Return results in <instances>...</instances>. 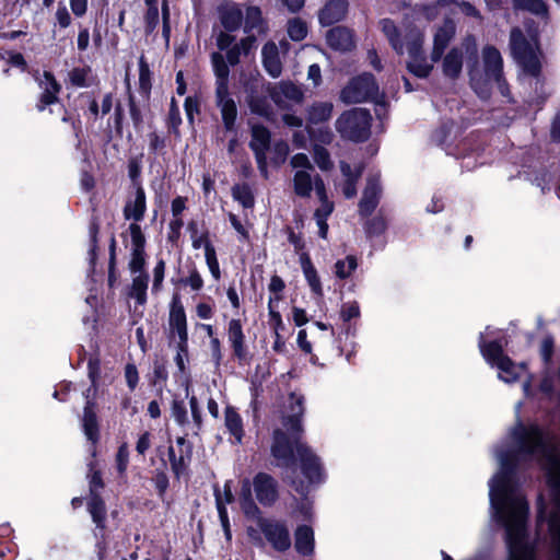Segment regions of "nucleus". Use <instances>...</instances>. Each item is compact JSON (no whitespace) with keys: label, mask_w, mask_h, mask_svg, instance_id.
<instances>
[{"label":"nucleus","mask_w":560,"mask_h":560,"mask_svg":"<svg viewBox=\"0 0 560 560\" xmlns=\"http://www.w3.org/2000/svg\"><path fill=\"white\" fill-rule=\"evenodd\" d=\"M228 337L234 353L237 358L242 359L245 355L244 341L245 336L240 319H231L228 328Z\"/></svg>","instance_id":"33"},{"label":"nucleus","mask_w":560,"mask_h":560,"mask_svg":"<svg viewBox=\"0 0 560 560\" xmlns=\"http://www.w3.org/2000/svg\"><path fill=\"white\" fill-rule=\"evenodd\" d=\"M254 488L258 501L262 504H271L277 498L276 482L267 474L260 472L254 478Z\"/></svg>","instance_id":"20"},{"label":"nucleus","mask_w":560,"mask_h":560,"mask_svg":"<svg viewBox=\"0 0 560 560\" xmlns=\"http://www.w3.org/2000/svg\"><path fill=\"white\" fill-rule=\"evenodd\" d=\"M377 94V85L371 74H362L353 79L342 91L340 98L347 104L361 103Z\"/></svg>","instance_id":"8"},{"label":"nucleus","mask_w":560,"mask_h":560,"mask_svg":"<svg viewBox=\"0 0 560 560\" xmlns=\"http://www.w3.org/2000/svg\"><path fill=\"white\" fill-rule=\"evenodd\" d=\"M288 34L293 40H302L307 34L306 24L299 19L290 21L288 25Z\"/></svg>","instance_id":"47"},{"label":"nucleus","mask_w":560,"mask_h":560,"mask_svg":"<svg viewBox=\"0 0 560 560\" xmlns=\"http://www.w3.org/2000/svg\"><path fill=\"white\" fill-rule=\"evenodd\" d=\"M88 70L77 68L70 72V80L74 85L83 86L88 78Z\"/></svg>","instance_id":"63"},{"label":"nucleus","mask_w":560,"mask_h":560,"mask_svg":"<svg viewBox=\"0 0 560 560\" xmlns=\"http://www.w3.org/2000/svg\"><path fill=\"white\" fill-rule=\"evenodd\" d=\"M341 173L345 177V183L342 185V192L346 198H352L357 194L355 182L361 176L362 168L357 166L354 170L345 162L340 164Z\"/></svg>","instance_id":"35"},{"label":"nucleus","mask_w":560,"mask_h":560,"mask_svg":"<svg viewBox=\"0 0 560 560\" xmlns=\"http://www.w3.org/2000/svg\"><path fill=\"white\" fill-rule=\"evenodd\" d=\"M139 83L144 91H148L151 86V71L143 57L139 60Z\"/></svg>","instance_id":"51"},{"label":"nucleus","mask_w":560,"mask_h":560,"mask_svg":"<svg viewBox=\"0 0 560 560\" xmlns=\"http://www.w3.org/2000/svg\"><path fill=\"white\" fill-rule=\"evenodd\" d=\"M294 517L301 518L304 521L311 520L313 512H312V504L311 502L305 499L303 500L296 508V510L293 513Z\"/></svg>","instance_id":"58"},{"label":"nucleus","mask_w":560,"mask_h":560,"mask_svg":"<svg viewBox=\"0 0 560 560\" xmlns=\"http://www.w3.org/2000/svg\"><path fill=\"white\" fill-rule=\"evenodd\" d=\"M268 93L272 101L282 108L289 107L291 104L300 103L302 101L301 90L289 82H280L273 86L268 88Z\"/></svg>","instance_id":"15"},{"label":"nucleus","mask_w":560,"mask_h":560,"mask_svg":"<svg viewBox=\"0 0 560 560\" xmlns=\"http://www.w3.org/2000/svg\"><path fill=\"white\" fill-rule=\"evenodd\" d=\"M129 462V451L127 444L119 446L116 454V467L120 475H124Z\"/></svg>","instance_id":"52"},{"label":"nucleus","mask_w":560,"mask_h":560,"mask_svg":"<svg viewBox=\"0 0 560 560\" xmlns=\"http://www.w3.org/2000/svg\"><path fill=\"white\" fill-rule=\"evenodd\" d=\"M241 499L245 514L248 516H255L258 513V509L252 500L250 482L248 479H244L242 482Z\"/></svg>","instance_id":"42"},{"label":"nucleus","mask_w":560,"mask_h":560,"mask_svg":"<svg viewBox=\"0 0 560 560\" xmlns=\"http://www.w3.org/2000/svg\"><path fill=\"white\" fill-rule=\"evenodd\" d=\"M247 104L252 110V113L257 114L262 117H269L271 114L270 106L266 98L259 97L252 93L247 98Z\"/></svg>","instance_id":"45"},{"label":"nucleus","mask_w":560,"mask_h":560,"mask_svg":"<svg viewBox=\"0 0 560 560\" xmlns=\"http://www.w3.org/2000/svg\"><path fill=\"white\" fill-rule=\"evenodd\" d=\"M205 258L212 277L215 280H219L221 277V271L214 247L207 248V253H205Z\"/></svg>","instance_id":"49"},{"label":"nucleus","mask_w":560,"mask_h":560,"mask_svg":"<svg viewBox=\"0 0 560 560\" xmlns=\"http://www.w3.org/2000/svg\"><path fill=\"white\" fill-rule=\"evenodd\" d=\"M270 133L267 128L260 125L252 127L250 148L255 152L258 168L265 178L268 177L266 151L269 148Z\"/></svg>","instance_id":"12"},{"label":"nucleus","mask_w":560,"mask_h":560,"mask_svg":"<svg viewBox=\"0 0 560 560\" xmlns=\"http://www.w3.org/2000/svg\"><path fill=\"white\" fill-rule=\"evenodd\" d=\"M512 436L520 452L533 455L542 462L550 486L560 495V455L549 439L545 438L536 425L522 424L515 427Z\"/></svg>","instance_id":"2"},{"label":"nucleus","mask_w":560,"mask_h":560,"mask_svg":"<svg viewBox=\"0 0 560 560\" xmlns=\"http://www.w3.org/2000/svg\"><path fill=\"white\" fill-rule=\"evenodd\" d=\"M39 86L43 90V93L38 104V109L43 110L46 105H50L57 101L60 85L50 72H44L43 78L39 80Z\"/></svg>","instance_id":"26"},{"label":"nucleus","mask_w":560,"mask_h":560,"mask_svg":"<svg viewBox=\"0 0 560 560\" xmlns=\"http://www.w3.org/2000/svg\"><path fill=\"white\" fill-rule=\"evenodd\" d=\"M242 19V11L235 5H229L221 12V22L229 31L236 30L241 25Z\"/></svg>","instance_id":"40"},{"label":"nucleus","mask_w":560,"mask_h":560,"mask_svg":"<svg viewBox=\"0 0 560 560\" xmlns=\"http://www.w3.org/2000/svg\"><path fill=\"white\" fill-rule=\"evenodd\" d=\"M191 244L195 249H199L201 247L205 248V253H207L208 247H213V245L210 243L208 234L207 233H198L197 231H194L191 234Z\"/></svg>","instance_id":"57"},{"label":"nucleus","mask_w":560,"mask_h":560,"mask_svg":"<svg viewBox=\"0 0 560 560\" xmlns=\"http://www.w3.org/2000/svg\"><path fill=\"white\" fill-rule=\"evenodd\" d=\"M147 210L145 192L143 188L136 183L135 194L131 196L124 208V215L127 220H133L136 224L141 221Z\"/></svg>","instance_id":"16"},{"label":"nucleus","mask_w":560,"mask_h":560,"mask_svg":"<svg viewBox=\"0 0 560 560\" xmlns=\"http://www.w3.org/2000/svg\"><path fill=\"white\" fill-rule=\"evenodd\" d=\"M492 331L487 328L480 336L479 347L486 361L498 369V376L505 383H512L518 380L526 372L525 365L514 363L509 357L503 354L502 342L499 340L487 341Z\"/></svg>","instance_id":"4"},{"label":"nucleus","mask_w":560,"mask_h":560,"mask_svg":"<svg viewBox=\"0 0 560 560\" xmlns=\"http://www.w3.org/2000/svg\"><path fill=\"white\" fill-rule=\"evenodd\" d=\"M211 62L214 74L217 77L215 89H221L222 92L224 91V88H229V67L224 60V57L219 52L212 54Z\"/></svg>","instance_id":"36"},{"label":"nucleus","mask_w":560,"mask_h":560,"mask_svg":"<svg viewBox=\"0 0 560 560\" xmlns=\"http://www.w3.org/2000/svg\"><path fill=\"white\" fill-rule=\"evenodd\" d=\"M294 547L300 555L311 556L314 552V532L307 525L298 526L294 534Z\"/></svg>","instance_id":"28"},{"label":"nucleus","mask_w":560,"mask_h":560,"mask_svg":"<svg viewBox=\"0 0 560 560\" xmlns=\"http://www.w3.org/2000/svg\"><path fill=\"white\" fill-rule=\"evenodd\" d=\"M258 524L266 539L275 549L284 551L291 546L290 534L283 523L273 520L259 518Z\"/></svg>","instance_id":"9"},{"label":"nucleus","mask_w":560,"mask_h":560,"mask_svg":"<svg viewBox=\"0 0 560 560\" xmlns=\"http://www.w3.org/2000/svg\"><path fill=\"white\" fill-rule=\"evenodd\" d=\"M314 160L319 168L328 170L330 167V160L328 152L324 148L316 147L314 150Z\"/></svg>","instance_id":"59"},{"label":"nucleus","mask_w":560,"mask_h":560,"mask_svg":"<svg viewBox=\"0 0 560 560\" xmlns=\"http://www.w3.org/2000/svg\"><path fill=\"white\" fill-rule=\"evenodd\" d=\"M144 21H145L147 32L148 33L153 32L159 24L158 7L148 8L145 16H144Z\"/></svg>","instance_id":"56"},{"label":"nucleus","mask_w":560,"mask_h":560,"mask_svg":"<svg viewBox=\"0 0 560 560\" xmlns=\"http://www.w3.org/2000/svg\"><path fill=\"white\" fill-rule=\"evenodd\" d=\"M500 471L490 480L489 497L494 516L506 530L509 560H533L534 549L525 540V525L528 504L510 477V469L515 462L514 456L497 453Z\"/></svg>","instance_id":"1"},{"label":"nucleus","mask_w":560,"mask_h":560,"mask_svg":"<svg viewBox=\"0 0 560 560\" xmlns=\"http://www.w3.org/2000/svg\"><path fill=\"white\" fill-rule=\"evenodd\" d=\"M405 39L407 40V51L409 54V61L407 63L409 71L419 78L428 77L432 70V65L428 62L423 55V34L418 28H412L405 34Z\"/></svg>","instance_id":"7"},{"label":"nucleus","mask_w":560,"mask_h":560,"mask_svg":"<svg viewBox=\"0 0 560 560\" xmlns=\"http://www.w3.org/2000/svg\"><path fill=\"white\" fill-rule=\"evenodd\" d=\"M83 431L89 441L95 444L98 441L97 417L93 408V404L88 401L84 407L82 419Z\"/></svg>","instance_id":"34"},{"label":"nucleus","mask_w":560,"mask_h":560,"mask_svg":"<svg viewBox=\"0 0 560 560\" xmlns=\"http://www.w3.org/2000/svg\"><path fill=\"white\" fill-rule=\"evenodd\" d=\"M273 444L271 447L272 455L275 458L281 462V464H287L291 460L293 455V445L287 438V435L281 431L275 432Z\"/></svg>","instance_id":"31"},{"label":"nucleus","mask_w":560,"mask_h":560,"mask_svg":"<svg viewBox=\"0 0 560 560\" xmlns=\"http://www.w3.org/2000/svg\"><path fill=\"white\" fill-rule=\"evenodd\" d=\"M348 11L346 0H330L319 12V22L323 25H331L342 20Z\"/></svg>","instance_id":"23"},{"label":"nucleus","mask_w":560,"mask_h":560,"mask_svg":"<svg viewBox=\"0 0 560 560\" xmlns=\"http://www.w3.org/2000/svg\"><path fill=\"white\" fill-rule=\"evenodd\" d=\"M315 191H316V195L318 196L322 205L315 211L314 217H315L318 230H319V236L322 238H326L327 233H328L327 219L334 210V205L327 198L325 184L322 178L315 179Z\"/></svg>","instance_id":"14"},{"label":"nucleus","mask_w":560,"mask_h":560,"mask_svg":"<svg viewBox=\"0 0 560 560\" xmlns=\"http://www.w3.org/2000/svg\"><path fill=\"white\" fill-rule=\"evenodd\" d=\"M295 451L301 459L302 471L308 485L319 483L323 480V471L318 458L303 443L295 441Z\"/></svg>","instance_id":"11"},{"label":"nucleus","mask_w":560,"mask_h":560,"mask_svg":"<svg viewBox=\"0 0 560 560\" xmlns=\"http://www.w3.org/2000/svg\"><path fill=\"white\" fill-rule=\"evenodd\" d=\"M371 115L363 108L345 112L336 121L340 136L351 141H364L370 136Z\"/></svg>","instance_id":"6"},{"label":"nucleus","mask_w":560,"mask_h":560,"mask_svg":"<svg viewBox=\"0 0 560 560\" xmlns=\"http://www.w3.org/2000/svg\"><path fill=\"white\" fill-rule=\"evenodd\" d=\"M529 39H526L518 28L511 32V50L516 62L523 71L533 77L540 71V51L537 43V32L527 30Z\"/></svg>","instance_id":"5"},{"label":"nucleus","mask_w":560,"mask_h":560,"mask_svg":"<svg viewBox=\"0 0 560 560\" xmlns=\"http://www.w3.org/2000/svg\"><path fill=\"white\" fill-rule=\"evenodd\" d=\"M268 315H269V325L272 327L275 332H280L284 328L282 317L278 311H276L273 306V299L270 298L268 302Z\"/></svg>","instance_id":"50"},{"label":"nucleus","mask_w":560,"mask_h":560,"mask_svg":"<svg viewBox=\"0 0 560 560\" xmlns=\"http://www.w3.org/2000/svg\"><path fill=\"white\" fill-rule=\"evenodd\" d=\"M148 276L145 273L135 275L130 288V296L136 299L138 304L143 305L147 301Z\"/></svg>","instance_id":"38"},{"label":"nucleus","mask_w":560,"mask_h":560,"mask_svg":"<svg viewBox=\"0 0 560 560\" xmlns=\"http://www.w3.org/2000/svg\"><path fill=\"white\" fill-rule=\"evenodd\" d=\"M178 446V455L176 454V450L174 446H170L168 448V458L171 462V467L173 472L179 478L185 474L189 460H190V450L186 446V441L184 438L177 439Z\"/></svg>","instance_id":"18"},{"label":"nucleus","mask_w":560,"mask_h":560,"mask_svg":"<svg viewBox=\"0 0 560 560\" xmlns=\"http://www.w3.org/2000/svg\"><path fill=\"white\" fill-rule=\"evenodd\" d=\"M291 165L293 168L313 171V166L304 153H298L292 156Z\"/></svg>","instance_id":"61"},{"label":"nucleus","mask_w":560,"mask_h":560,"mask_svg":"<svg viewBox=\"0 0 560 560\" xmlns=\"http://www.w3.org/2000/svg\"><path fill=\"white\" fill-rule=\"evenodd\" d=\"M284 287V281L279 276L275 275L271 277L268 289L273 294L271 296L273 299V303L281 300L280 293L283 291Z\"/></svg>","instance_id":"54"},{"label":"nucleus","mask_w":560,"mask_h":560,"mask_svg":"<svg viewBox=\"0 0 560 560\" xmlns=\"http://www.w3.org/2000/svg\"><path fill=\"white\" fill-rule=\"evenodd\" d=\"M502 57L500 51L487 46L482 50V68L474 67L470 70V83L479 97L487 100L493 86H497L502 95L509 94L508 86L502 77Z\"/></svg>","instance_id":"3"},{"label":"nucleus","mask_w":560,"mask_h":560,"mask_svg":"<svg viewBox=\"0 0 560 560\" xmlns=\"http://www.w3.org/2000/svg\"><path fill=\"white\" fill-rule=\"evenodd\" d=\"M320 178L318 175L314 177L311 171L298 170L293 176V188L295 195L302 198L311 196L313 188L315 189V179Z\"/></svg>","instance_id":"29"},{"label":"nucleus","mask_w":560,"mask_h":560,"mask_svg":"<svg viewBox=\"0 0 560 560\" xmlns=\"http://www.w3.org/2000/svg\"><path fill=\"white\" fill-rule=\"evenodd\" d=\"M131 238V258L129 261V269L132 275L144 273L143 268L145 265L144 245L145 237L139 224L131 223L129 226Z\"/></svg>","instance_id":"10"},{"label":"nucleus","mask_w":560,"mask_h":560,"mask_svg":"<svg viewBox=\"0 0 560 560\" xmlns=\"http://www.w3.org/2000/svg\"><path fill=\"white\" fill-rule=\"evenodd\" d=\"M170 327L172 334L178 338V348L185 351L187 348L188 334L184 306L178 296H174L170 310Z\"/></svg>","instance_id":"13"},{"label":"nucleus","mask_w":560,"mask_h":560,"mask_svg":"<svg viewBox=\"0 0 560 560\" xmlns=\"http://www.w3.org/2000/svg\"><path fill=\"white\" fill-rule=\"evenodd\" d=\"M514 5L517 9L529 11L536 15H547V5L541 0H514Z\"/></svg>","instance_id":"46"},{"label":"nucleus","mask_w":560,"mask_h":560,"mask_svg":"<svg viewBox=\"0 0 560 560\" xmlns=\"http://www.w3.org/2000/svg\"><path fill=\"white\" fill-rule=\"evenodd\" d=\"M89 511L96 526L103 528L106 515L104 502L94 495L89 503Z\"/></svg>","instance_id":"44"},{"label":"nucleus","mask_w":560,"mask_h":560,"mask_svg":"<svg viewBox=\"0 0 560 560\" xmlns=\"http://www.w3.org/2000/svg\"><path fill=\"white\" fill-rule=\"evenodd\" d=\"M215 96L217 106L220 108L224 126L228 129H231L234 126L237 109L234 100L229 93V88H224V91L222 92L221 89H215Z\"/></svg>","instance_id":"19"},{"label":"nucleus","mask_w":560,"mask_h":560,"mask_svg":"<svg viewBox=\"0 0 560 560\" xmlns=\"http://www.w3.org/2000/svg\"><path fill=\"white\" fill-rule=\"evenodd\" d=\"M340 316L345 322L360 316V308L357 302L345 303L341 307Z\"/></svg>","instance_id":"55"},{"label":"nucleus","mask_w":560,"mask_h":560,"mask_svg":"<svg viewBox=\"0 0 560 560\" xmlns=\"http://www.w3.org/2000/svg\"><path fill=\"white\" fill-rule=\"evenodd\" d=\"M172 413L177 423L184 424L187 420L186 408L182 402L175 401L173 404Z\"/></svg>","instance_id":"64"},{"label":"nucleus","mask_w":560,"mask_h":560,"mask_svg":"<svg viewBox=\"0 0 560 560\" xmlns=\"http://www.w3.org/2000/svg\"><path fill=\"white\" fill-rule=\"evenodd\" d=\"M225 425L230 433L240 443L243 438V424L240 415L232 407L225 409Z\"/></svg>","instance_id":"39"},{"label":"nucleus","mask_w":560,"mask_h":560,"mask_svg":"<svg viewBox=\"0 0 560 560\" xmlns=\"http://www.w3.org/2000/svg\"><path fill=\"white\" fill-rule=\"evenodd\" d=\"M290 412L285 417L284 427L294 436L301 431L300 418L303 415V401L304 398L298 394L290 395Z\"/></svg>","instance_id":"21"},{"label":"nucleus","mask_w":560,"mask_h":560,"mask_svg":"<svg viewBox=\"0 0 560 560\" xmlns=\"http://www.w3.org/2000/svg\"><path fill=\"white\" fill-rule=\"evenodd\" d=\"M233 197L244 207L249 208L254 205V198L249 188L245 185H237L232 189Z\"/></svg>","instance_id":"48"},{"label":"nucleus","mask_w":560,"mask_h":560,"mask_svg":"<svg viewBox=\"0 0 560 560\" xmlns=\"http://www.w3.org/2000/svg\"><path fill=\"white\" fill-rule=\"evenodd\" d=\"M357 267V258L354 256H347L345 259L338 260L335 264V275L339 279H347L352 275Z\"/></svg>","instance_id":"43"},{"label":"nucleus","mask_w":560,"mask_h":560,"mask_svg":"<svg viewBox=\"0 0 560 560\" xmlns=\"http://www.w3.org/2000/svg\"><path fill=\"white\" fill-rule=\"evenodd\" d=\"M261 56L264 68L268 74L272 78H278L282 71L279 47L275 43L269 42L262 47Z\"/></svg>","instance_id":"22"},{"label":"nucleus","mask_w":560,"mask_h":560,"mask_svg":"<svg viewBox=\"0 0 560 560\" xmlns=\"http://www.w3.org/2000/svg\"><path fill=\"white\" fill-rule=\"evenodd\" d=\"M300 262H301V268H302L303 275L307 281V284L311 288V291L314 294L322 296L323 295L322 282H320L319 276L317 273V270L315 269L314 265L311 261L310 256L307 254L303 253L300 256Z\"/></svg>","instance_id":"30"},{"label":"nucleus","mask_w":560,"mask_h":560,"mask_svg":"<svg viewBox=\"0 0 560 560\" xmlns=\"http://www.w3.org/2000/svg\"><path fill=\"white\" fill-rule=\"evenodd\" d=\"M328 45L336 50H349L353 46V37L349 30L336 27L327 34Z\"/></svg>","instance_id":"32"},{"label":"nucleus","mask_w":560,"mask_h":560,"mask_svg":"<svg viewBox=\"0 0 560 560\" xmlns=\"http://www.w3.org/2000/svg\"><path fill=\"white\" fill-rule=\"evenodd\" d=\"M380 192L381 188L378 182L375 178L370 179L359 205L362 214L368 215L372 213L378 203Z\"/></svg>","instance_id":"27"},{"label":"nucleus","mask_w":560,"mask_h":560,"mask_svg":"<svg viewBox=\"0 0 560 560\" xmlns=\"http://www.w3.org/2000/svg\"><path fill=\"white\" fill-rule=\"evenodd\" d=\"M261 21V12L257 7H250L246 11V27L255 28Z\"/></svg>","instance_id":"60"},{"label":"nucleus","mask_w":560,"mask_h":560,"mask_svg":"<svg viewBox=\"0 0 560 560\" xmlns=\"http://www.w3.org/2000/svg\"><path fill=\"white\" fill-rule=\"evenodd\" d=\"M455 34V25L453 22L447 21L441 26L436 33L434 34V44L433 50L431 54V58L433 61H438L441 59L444 49L451 42Z\"/></svg>","instance_id":"25"},{"label":"nucleus","mask_w":560,"mask_h":560,"mask_svg":"<svg viewBox=\"0 0 560 560\" xmlns=\"http://www.w3.org/2000/svg\"><path fill=\"white\" fill-rule=\"evenodd\" d=\"M332 104L329 102L315 103L308 110V120L311 124L327 121L331 117Z\"/></svg>","instance_id":"37"},{"label":"nucleus","mask_w":560,"mask_h":560,"mask_svg":"<svg viewBox=\"0 0 560 560\" xmlns=\"http://www.w3.org/2000/svg\"><path fill=\"white\" fill-rule=\"evenodd\" d=\"M165 273V262L164 260H159L153 269V283L152 291L159 292L161 290Z\"/></svg>","instance_id":"53"},{"label":"nucleus","mask_w":560,"mask_h":560,"mask_svg":"<svg viewBox=\"0 0 560 560\" xmlns=\"http://www.w3.org/2000/svg\"><path fill=\"white\" fill-rule=\"evenodd\" d=\"M214 495H215L217 509H218L222 528L224 530V535H225L226 539L230 540L231 539V529H230V522H229V516H228V511H226V504H229L233 501L231 482L228 481L224 483L223 491H221L219 488H215Z\"/></svg>","instance_id":"17"},{"label":"nucleus","mask_w":560,"mask_h":560,"mask_svg":"<svg viewBox=\"0 0 560 560\" xmlns=\"http://www.w3.org/2000/svg\"><path fill=\"white\" fill-rule=\"evenodd\" d=\"M380 24H381V28H382L383 33L389 40L392 47L398 54H402L404 52V44L399 39V33H398L395 24L390 20H387V19L382 20Z\"/></svg>","instance_id":"41"},{"label":"nucleus","mask_w":560,"mask_h":560,"mask_svg":"<svg viewBox=\"0 0 560 560\" xmlns=\"http://www.w3.org/2000/svg\"><path fill=\"white\" fill-rule=\"evenodd\" d=\"M464 50L460 47L452 48L443 58L442 71L450 79H457L462 72Z\"/></svg>","instance_id":"24"},{"label":"nucleus","mask_w":560,"mask_h":560,"mask_svg":"<svg viewBox=\"0 0 560 560\" xmlns=\"http://www.w3.org/2000/svg\"><path fill=\"white\" fill-rule=\"evenodd\" d=\"M125 378L128 387L133 390L138 384L139 375L137 368L133 364H127L125 369Z\"/></svg>","instance_id":"62"}]
</instances>
